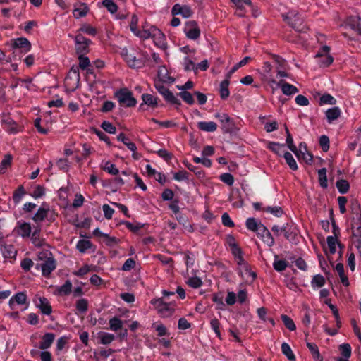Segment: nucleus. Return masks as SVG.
<instances>
[{"instance_id":"59","label":"nucleus","mask_w":361,"mask_h":361,"mask_svg":"<svg viewBox=\"0 0 361 361\" xmlns=\"http://www.w3.org/2000/svg\"><path fill=\"white\" fill-rule=\"evenodd\" d=\"M99 338L102 344L106 345L111 343L114 341V336L109 333L103 332L100 334Z\"/></svg>"},{"instance_id":"35","label":"nucleus","mask_w":361,"mask_h":361,"mask_svg":"<svg viewBox=\"0 0 361 361\" xmlns=\"http://www.w3.org/2000/svg\"><path fill=\"white\" fill-rule=\"evenodd\" d=\"M212 300L216 304L218 310H226V304L224 302V297L221 293L214 294Z\"/></svg>"},{"instance_id":"58","label":"nucleus","mask_w":361,"mask_h":361,"mask_svg":"<svg viewBox=\"0 0 361 361\" xmlns=\"http://www.w3.org/2000/svg\"><path fill=\"white\" fill-rule=\"evenodd\" d=\"M210 326L212 329L214 331L216 336L219 338H221V334L219 329L220 327V322L216 318H214L210 321Z\"/></svg>"},{"instance_id":"25","label":"nucleus","mask_w":361,"mask_h":361,"mask_svg":"<svg viewBox=\"0 0 361 361\" xmlns=\"http://www.w3.org/2000/svg\"><path fill=\"white\" fill-rule=\"evenodd\" d=\"M197 128L204 132H214L217 129V125L214 121H200Z\"/></svg>"},{"instance_id":"24","label":"nucleus","mask_w":361,"mask_h":361,"mask_svg":"<svg viewBox=\"0 0 361 361\" xmlns=\"http://www.w3.org/2000/svg\"><path fill=\"white\" fill-rule=\"evenodd\" d=\"M55 338V336L52 333H47L45 334L42 338V341L39 343V348L42 350H46L49 348L52 343L54 342V340Z\"/></svg>"},{"instance_id":"45","label":"nucleus","mask_w":361,"mask_h":361,"mask_svg":"<svg viewBox=\"0 0 361 361\" xmlns=\"http://www.w3.org/2000/svg\"><path fill=\"white\" fill-rule=\"evenodd\" d=\"M283 157H284V159H286L287 164L289 166V167L292 170L295 171L298 169L297 163H296L295 159L293 158V155L290 152H285L283 154Z\"/></svg>"},{"instance_id":"4","label":"nucleus","mask_w":361,"mask_h":361,"mask_svg":"<svg viewBox=\"0 0 361 361\" xmlns=\"http://www.w3.org/2000/svg\"><path fill=\"white\" fill-rule=\"evenodd\" d=\"M116 97L121 106L132 107L136 104V99L133 97L132 92L127 89L118 91L116 93Z\"/></svg>"},{"instance_id":"62","label":"nucleus","mask_w":361,"mask_h":361,"mask_svg":"<svg viewBox=\"0 0 361 361\" xmlns=\"http://www.w3.org/2000/svg\"><path fill=\"white\" fill-rule=\"evenodd\" d=\"M342 355L345 358H349L351 355V347L348 343L341 344L339 347Z\"/></svg>"},{"instance_id":"7","label":"nucleus","mask_w":361,"mask_h":361,"mask_svg":"<svg viewBox=\"0 0 361 361\" xmlns=\"http://www.w3.org/2000/svg\"><path fill=\"white\" fill-rule=\"evenodd\" d=\"M154 87L167 102L173 104H180L178 99L160 81H154Z\"/></svg>"},{"instance_id":"17","label":"nucleus","mask_w":361,"mask_h":361,"mask_svg":"<svg viewBox=\"0 0 361 361\" xmlns=\"http://www.w3.org/2000/svg\"><path fill=\"white\" fill-rule=\"evenodd\" d=\"M117 140L122 142L128 147V149L133 152L132 156L133 159H139V156L136 153L137 147L134 142H131L128 137H126L123 133H120L117 136Z\"/></svg>"},{"instance_id":"18","label":"nucleus","mask_w":361,"mask_h":361,"mask_svg":"<svg viewBox=\"0 0 361 361\" xmlns=\"http://www.w3.org/2000/svg\"><path fill=\"white\" fill-rule=\"evenodd\" d=\"M157 78L158 79L155 81H160L161 83H171L174 80L171 77H170L169 71L164 66L159 67L157 70Z\"/></svg>"},{"instance_id":"44","label":"nucleus","mask_w":361,"mask_h":361,"mask_svg":"<svg viewBox=\"0 0 361 361\" xmlns=\"http://www.w3.org/2000/svg\"><path fill=\"white\" fill-rule=\"evenodd\" d=\"M281 350L282 353L287 357V358L290 361H294L295 357V355L290 347V345L286 343H283L281 345Z\"/></svg>"},{"instance_id":"36","label":"nucleus","mask_w":361,"mask_h":361,"mask_svg":"<svg viewBox=\"0 0 361 361\" xmlns=\"http://www.w3.org/2000/svg\"><path fill=\"white\" fill-rule=\"evenodd\" d=\"M231 1L237 7L236 14L238 16H244V13H243L242 9L245 5H250L251 4L250 0H231Z\"/></svg>"},{"instance_id":"40","label":"nucleus","mask_w":361,"mask_h":361,"mask_svg":"<svg viewBox=\"0 0 361 361\" xmlns=\"http://www.w3.org/2000/svg\"><path fill=\"white\" fill-rule=\"evenodd\" d=\"M143 102L152 107L157 106V98L150 94H144L142 96Z\"/></svg>"},{"instance_id":"23","label":"nucleus","mask_w":361,"mask_h":361,"mask_svg":"<svg viewBox=\"0 0 361 361\" xmlns=\"http://www.w3.org/2000/svg\"><path fill=\"white\" fill-rule=\"evenodd\" d=\"M49 212V207H44V205L42 204V206L37 209L32 219L37 223L42 221L47 217Z\"/></svg>"},{"instance_id":"33","label":"nucleus","mask_w":361,"mask_h":361,"mask_svg":"<svg viewBox=\"0 0 361 361\" xmlns=\"http://www.w3.org/2000/svg\"><path fill=\"white\" fill-rule=\"evenodd\" d=\"M118 2L111 0H103L102 4L104 6L111 14H115L118 9Z\"/></svg>"},{"instance_id":"54","label":"nucleus","mask_w":361,"mask_h":361,"mask_svg":"<svg viewBox=\"0 0 361 361\" xmlns=\"http://www.w3.org/2000/svg\"><path fill=\"white\" fill-rule=\"evenodd\" d=\"M186 283L188 286L193 288H198L202 285V281L197 276H192L188 279Z\"/></svg>"},{"instance_id":"22","label":"nucleus","mask_w":361,"mask_h":361,"mask_svg":"<svg viewBox=\"0 0 361 361\" xmlns=\"http://www.w3.org/2000/svg\"><path fill=\"white\" fill-rule=\"evenodd\" d=\"M1 253L5 259H12L16 257L17 251L11 245H5L1 247Z\"/></svg>"},{"instance_id":"47","label":"nucleus","mask_w":361,"mask_h":361,"mask_svg":"<svg viewBox=\"0 0 361 361\" xmlns=\"http://www.w3.org/2000/svg\"><path fill=\"white\" fill-rule=\"evenodd\" d=\"M281 320L283 321L284 325L286 327L289 329L290 331H295L296 329L295 324L293 322V320L286 314H282L281 316Z\"/></svg>"},{"instance_id":"42","label":"nucleus","mask_w":361,"mask_h":361,"mask_svg":"<svg viewBox=\"0 0 361 361\" xmlns=\"http://www.w3.org/2000/svg\"><path fill=\"white\" fill-rule=\"evenodd\" d=\"M318 178L321 187L326 188L328 183L326 178V169L325 168H322L318 171Z\"/></svg>"},{"instance_id":"57","label":"nucleus","mask_w":361,"mask_h":361,"mask_svg":"<svg viewBox=\"0 0 361 361\" xmlns=\"http://www.w3.org/2000/svg\"><path fill=\"white\" fill-rule=\"evenodd\" d=\"M336 103V99L329 94H324L320 97L319 104H335Z\"/></svg>"},{"instance_id":"30","label":"nucleus","mask_w":361,"mask_h":361,"mask_svg":"<svg viewBox=\"0 0 361 361\" xmlns=\"http://www.w3.org/2000/svg\"><path fill=\"white\" fill-rule=\"evenodd\" d=\"M307 346L312 355L314 361H323V357L321 356L317 345L313 343H307Z\"/></svg>"},{"instance_id":"51","label":"nucleus","mask_w":361,"mask_h":361,"mask_svg":"<svg viewBox=\"0 0 361 361\" xmlns=\"http://www.w3.org/2000/svg\"><path fill=\"white\" fill-rule=\"evenodd\" d=\"M110 329L116 331L121 329L123 326V322L118 317H113L109 320Z\"/></svg>"},{"instance_id":"53","label":"nucleus","mask_w":361,"mask_h":361,"mask_svg":"<svg viewBox=\"0 0 361 361\" xmlns=\"http://www.w3.org/2000/svg\"><path fill=\"white\" fill-rule=\"evenodd\" d=\"M102 169L111 175H116L119 172L115 164L111 163L110 161H106L102 166Z\"/></svg>"},{"instance_id":"15","label":"nucleus","mask_w":361,"mask_h":361,"mask_svg":"<svg viewBox=\"0 0 361 361\" xmlns=\"http://www.w3.org/2000/svg\"><path fill=\"white\" fill-rule=\"evenodd\" d=\"M154 35L151 38L153 39L154 44L159 48L165 50L167 48L166 39L165 35L159 29H154Z\"/></svg>"},{"instance_id":"2","label":"nucleus","mask_w":361,"mask_h":361,"mask_svg":"<svg viewBox=\"0 0 361 361\" xmlns=\"http://www.w3.org/2000/svg\"><path fill=\"white\" fill-rule=\"evenodd\" d=\"M227 243L231 247V252L234 256L235 261L239 266V273L243 277L250 278L253 281L256 278V274L250 271L248 264L242 256V251L237 245L235 240L232 236H228Z\"/></svg>"},{"instance_id":"64","label":"nucleus","mask_w":361,"mask_h":361,"mask_svg":"<svg viewBox=\"0 0 361 361\" xmlns=\"http://www.w3.org/2000/svg\"><path fill=\"white\" fill-rule=\"evenodd\" d=\"M183 65L184 66V69L187 71L195 70V63L191 59H190L188 56H185L183 59Z\"/></svg>"},{"instance_id":"46","label":"nucleus","mask_w":361,"mask_h":361,"mask_svg":"<svg viewBox=\"0 0 361 361\" xmlns=\"http://www.w3.org/2000/svg\"><path fill=\"white\" fill-rule=\"evenodd\" d=\"M92 247V243L90 240H80L77 245L76 247L80 252H85L87 250L90 249Z\"/></svg>"},{"instance_id":"26","label":"nucleus","mask_w":361,"mask_h":361,"mask_svg":"<svg viewBox=\"0 0 361 361\" xmlns=\"http://www.w3.org/2000/svg\"><path fill=\"white\" fill-rule=\"evenodd\" d=\"M37 306L44 314L49 315L51 313V307L49 305L48 300L45 298H39V302L37 303Z\"/></svg>"},{"instance_id":"19","label":"nucleus","mask_w":361,"mask_h":361,"mask_svg":"<svg viewBox=\"0 0 361 361\" xmlns=\"http://www.w3.org/2000/svg\"><path fill=\"white\" fill-rule=\"evenodd\" d=\"M16 231L18 235L23 238H27L30 235L32 229L29 223L18 221L16 227Z\"/></svg>"},{"instance_id":"27","label":"nucleus","mask_w":361,"mask_h":361,"mask_svg":"<svg viewBox=\"0 0 361 361\" xmlns=\"http://www.w3.org/2000/svg\"><path fill=\"white\" fill-rule=\"evenodd\" d=\"M341 114V111L337 106L327 109L325 113L327 121L330 123H332L334 121L336 120L338 118H339Z\"/></svg>"},{"instance_id":"5","label":"nucleus","mask_w":361,"mask_h":361,"mask_svg":"<svg viewBox=\"0 0 361 361\" xmlns=\"http://www.w3.org/2000/svg\"><path fill=\"white\" fill-rule=\"evenodd\" d=\"M69 37L73 38L75 40L77 54H86L89 52L90 39L85 38L80 34H78L75 37L69 35Z\"/></svg>"},{"instance_id":"41","label":"nucleus","mask_w":361,"mask_h":361,"mask_svg":"<svg viewBox=\"0 0 361 361\" xmlns=\"http://www.w3.org/2000/svg\"><path fill=\"white\" fill-rule=\"evenodd\" d=\"M72 283L70 281H66L65 283L57 288V292L61 295H67L71 293Z\"/></svg>"},{"instance_id":"12","label":"nucleus","mask_w":361,"mask_h":361,"mask_svg":"<svg viewBox=\"0 0 361 361\" xmlns=\"http://www.w3.org/2000/svg\"><path fill=\"white\" fill-rule=\"evenodd\" d=\"M330 47L324 46L319 50L316 57L319 59V63L322 66H328L332 63L334 59L329 54Z\"/></svg>"},{"instance_id":"56","label":"nucleus","mask_w":361,"mask_h":361,"mask_svg":"<svg viewBox=\"0 0 361 361\" xmlns=\"http://www.w3.org/2000/svg\"><path fill=\"white\" fill-rule=\"evenodd\" d=\"M88 8L85 5H82L73 10V16L76 18L84 17L87 15Z\"/></svg>"},{"instance_id":"20","label":"nucleus","mask_w":361,"mask_h":361,"mask_svg":"<svg viewBox=\"0 0 361 361\" xmlns=\"http://www.w3.org/2000/svg\"><path fill=\"white\" fill-rule=\"evenodd\" d=\"M39 266L41 267L42 272L44 276H49L56 268V262L53 257L43 261Z\"/></svg>"},{"instance_id":"9","label":"nucleus","mask_w":361,"mask_h":361,"mask_svg":"<svg viewBox=\"0 0 361 361\" xmlns=\"http://www.w3.org/2000/svg\"><path fill=\"white\" fill-rule=\"evenodd\" d=\"M1 126L4 129L11 134H16L21 130L20 127L8 114H1Z\"/></svg>"},{"instance_id":"10","label":"nucleus","mask_w":361,"mask_h":361,"mask_svg":"<svg viewBox=\"0 0 361 361\" xmlns=\"http://www.w3.org/2000/svg\"><path fill=\"white\" fill-rule=\"evenodd\" d=\"M214 117L218 118L221 123V129L224 133H231L234 130V123L228 114L216 113Z\"/></svg>"},{"instance_id":"48","label":"nucleus","mask_w":361,"mask_h":361,"mask_svg":"<svg viewBox=\"0 0 361 361\" xmlns=\"http://www.w3.org/2000/svg\"><path fill=\"white\" fill-rule=\"evenodd\" d=\"M325 284V279L322 275H315L312 281L311 285L313 288H321Z\"/></svg>"},{"instance_id":"38","label":"nucleus","mask_w":361,"mask_h":361,"mask_svg":"<svg viewBox=\"0 0 361 361\" xmlns=\"http://www.w3.org/2000/svg\"><path fill=\"white\" fill-rule=\"evenodd\" d=\"M326 243L330 254L334 255L336 252V245H338L337 237L336 236H328L326 238Z\"/></svg>"},{"instance_id":"14","label":"nucleus","mask_w":361,"mask_h":361,"mask_svg":"<svg viewBox=\"0 0 361 361\" xmlns=\"http://www.w3.org/2000/svg\"><path fill=\"white\" fill-rule=\"evenodd\" d=\"M12 47L15 49H20L23 53H27L31 49V44L25 37L17 38L13 40Z\"/></svg>"},{"instance_id":"1","label":"nucleus","mask_w":361,"mask_h":361,"mask_svg":"<svg viewBox=\"0 0 361 361\" xmlns=\"http://www.w3.org/2000/svg\"><path fill=\"white\" fill-rule=\"evenodd\" d=\"M121 55L129 67L132 68L144 67L148 59V54L146 52L133 47L122 49Z\"/></svg>"},{"instance_id":"34","label":"nucleus","mask_w":361,"mask_h":361,"mask_svg":"<svg viewBox=\"0 0 361 361\" xmlns=\"http://www.w3.org/2000/svg\"><path fill=\"white\" fill-rule=\"evenodd\" d=\"M286 131L287 133L286 143H287L288 147L290 149V150H291L296 155V157L298 158H300V154H299V152H298V149L294 145L293 139L290 133H289V130H288V128L286 129Z\"/></svg>"},{"instance_id":"55","label":"nucleus","mask_w":361,"mask_h":361,"mask_svg":"<svg viewBox=\"0 0 361 361\" xmlns=\"http://www.w3.org/2000/svg\"><path fill=\"white\" fill-rule=\"evenodd\" d=\"M74 75H75V78H74V82L73 84V85H71V81L72 80V78L68 75L67 78H66L65 79V83H66V85L69 88L71 89V90H75L78 85V82H79V75L78 74H76L75 72H74Z\"/></svg>"},{"instance_id":"60","label":"nucleus","mask_w":361,"mask_h":361,"mask_svg":"<svg viewBox=\"0 0 361 361\" xmlns=\"http://www.w3.org/2000/svg\"><path fill=\"white\" fill-rule=\"evenodd\" d=\"M180 97L183 99V100L187 104L192 105L194 104L195 101L192 95L187 92V91H181L179 93Z\"/></svg>"},{"instance_id":"49","label":"nucleus","mask_w":361,"mask_h":361,"mask_svg":"<svg viewBox=\"0 0 361 361\" xmlns=\"http://www.w3.org/2000/svg\"><path fill=\"white\" fill-rule=\"evenodd\" d=\"M273 267L276 271H282L285 270L288 267V262L285 260L278 259L277 257L276 256L273 263Z\"/></svg>"},{"instance_id":"29","label":"nucleus","mask_w":361,"mask_h":361,"mask_svg":"<svg viewBox=\"0 0 361 361\" xmlns=\"http://www.w3.org/2000/svg\"><path fill=\"white\" fill-rule=\"evenodd\" d=\"M229 79L226 78L220 83L219 92L221 99H226L229 97L230 92L228 90Z\"/></svg>"},{"instance_id":"32","label":"nucleus","mask_w":361,"mask_h":361,"mask_svg":"<svg viewBox=\"0 0 361 361\" xmlns=\"http://www.w3.org/2000/svg\"><path fill=\"white\" fill-rule=\"evenodd\" d=\"M267 148L278 155H281L282 153H285L284 145L278 142H269L267 145Z\"/></svg>"},{"instance_id":"21","label":"nucleus","mask_w":361,"mask_h":361,"mask_svg":"<svg viewBox=\"0 0 361 361\" xmlns=\"http://www.w3.org/2000/svg\"><path fill=\"white\" fill-rule=\"evenodd\" d=\"M154 29H157L156 27L150 25L147 23H145L142 25V30H137L136 34L137 37H139L142 39H148L149 37H152V36L154 35Z\"/></svg>"},{"instance_id":"50","label":"nucleus","mask_w":361,"mask_h":361,"mask_svg":"<svg viewBox=\"0 0 361 361\" xmlns=\"http://www.w3.org/2000/svg\"><path fill=\"white\" fill-rule=\"evenodd\" d=\"M336 188L340 193H346L350 188L349 183L346 180H339L336 182Z\"/></svg>"},{"instance_id":"6","label":"nucleus","mask_w":361,"mask_h":361,"mask_svg":"<svg viewBox=\"0 0 361 361\" xmlns=\"http://www.w3.org/2000/svg\"><path fill=\"white\" fill-rule=\"evenodd\" d=\"M283 16L284 20H287L288 23L295 30L298 32L303 30L302 19L298 16L297 12L291 11Z\"/></svg>"},{"instance_id":"31","label":"nucleus","mask_w":361,"mask_h":361,"mask_svg":"<svg viewBox=\"0 0 361 361\" xmlns=\"http://www.w3.org/2000/svg\"><path fill=\"white\" fill-rule=\"evenodd\" d=\"M335 269L336 270V271L338 272L339 276H340V279H341V281L342 282V283L345 286H349V281H348V276L345 274V271H344V267H343V264L342 263H338L336 267H335Z\"/></svg>"},{"instance_id":"63","label":"nucleus","mask_w":361,"mask_h":361,"mask_svg":"<svg viewBox=\"0 0 361 361\" xmlns=\"http://www.w3.org/2000/svg\"><path fill=\"white\" fill-rule=\"evenodd\" d=\"M85 54H78L79 66L81 69H86L90 64L89 59Z\"/></svg>"},{"instance_id":"8","label":"nucleus","mask_w":361,"mask_h":361,"mask_svg":"<svg viewBox=\"0 0 361 361\" xmlns=\"http://www.w3.org/2000/svg\"><path fill=\"white\" fill-rule=\"evenodd\" d=\"M151 303L157 310L161 317H167L172 314L174 307L171 304L166 303L161 298L154 299Z\"/></svg>"},{"instance_id":"61","label":"nucleus","mask_w":361,"mask_h":361,"mask_svg":"<svg viewBox=\"0 0 361 361\" xmlns=\"http://www.w3.org/2000/svg\"><path fill=\"white\" fill-rule=\"evenodd\" d=\"M264 211L269 213L272 214L275 216L279 217L283 214V210L281 207L275 206V207H267L264 208Z\"/></svg>"},{"instance_id":"28","label":"nucleus","mask_w":361,"mask_h":361,"mask_svg":"<svg viewBox=\"0 0 361 361\" xmlns=\"http://www.w3.org/2000/svg\"><path fill=\"white\" fill-rule=\"evenodd\" d=\"M32 243L37 247H42L45 245L44 240L40 238V228H36L31 236Z\"/></svg>"},{"instance_id":"52","label":"nucleus","mask_w":361,"mask_h":361,"mask_svg":"<svg viewBox=\"0 0 361 361\" xmlns=\"http://www.w3.org/2000/svg\"><path fill=\"white\" fill-rule=\"evenodd\" d=\"M76 309L81 313H85L88 309V302L85 298H81L76 302Z\"/></svg>"},{"instance_id":"13","label":"nucleus","mask_w":361,"mask_h":361,"mask_svg":"<svg viewBox=\"0 0 361 361\" xmlns=\"http://www.w3.org/2000/svg\"><path fill=\"white\" fill-rule=\"evenodd\" d=\"M26 302V294L24 292H19L10 298L8 305L11 310H15L17 306L25 305Z\"/></svg>"},{"instance_id":"3","label":"nucleus","mask_w":361,"mask_h":361,"mask_svg":"<svg viewBox=\"0 0 361 361\" xmlns=\"http://www.w3.org/2000/svg\"><path fill=\"white\" fill-rule=\"evenodd\" d=\"M267 82L273 89L275 88L274 85H276V87H280L283 94L286 96H291L299 92L295 86L284 82L282 80L279 82H276L273 78H267Z\"/></svg>"},{"instance_id":"37","label":"nucleus","mask_w":361,"mask_h":361,"mask_svg":"<svg viewBox=\"0 0 361 361\" xmlns=\"http://www.w3.org/2000/svg\"><path fill=\"white\" fill-rule=\"evenodd\" d=\"M12 161V156L7 154L4 156L1 162L0 163V173H4L7 169L11 166Z\"/></svg>"},{"instance_id":"11","label":"nucleus","mask_w":361,"mask_h":361,"mask_svg":"<svg viewBox=\"0 0 361 361\" xmlns=\"http://www.w3.org/2000/svg\"><path fill=\"white\" fill-rule=\"evenodd\" d=\"M184 32L186 37L190 39H197L200 36V29L195 20H190L185 23Z\"/></svg>"},{"instance_id":"16","label":"nucleus","mask_w":361,"mask_h":361,"mask_svg":"<svg viewBox=\"0 0 361 361\" xmlns=\"http://www.w3.org/2000/svg\"><path fill=\"white\" fill-rule=\"evenodd\" d=\"M257 235L262 238L264 243L271 247L274 244V240L269 231L263 225L259 226Z\"/></svg>"},{"instance_id":"39","label":"nucleus","mask_w":361,"mask_h":361,"mask_svg":"<svg viewBox=\"0 0 361 361\" xmlns=\"http://www.w3.org/2000/svg\"><path fill=\"white\" fill-rule=\"evenodd\" d=\"M259 226H263V224L260 222H257V220L254 218H248L246 220V226L247 229L252 231H259Z\"/></svg>"},{"instance_id":"43","label":"nucleus","mask_w":361,"mask_h":361,"mask_svg":"<svg viewBox=\"0 0 361 361\" xmlns=\"http://www.w3.org/2000/svg\"><path fill=\"white\" fill-rule=\"evenodd\" d=\"M30 195L35 199L42 197L45 195V188L42 185H37L33 188Z\"/></svg>"}]
</instances>
